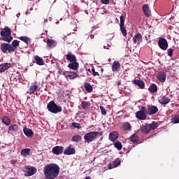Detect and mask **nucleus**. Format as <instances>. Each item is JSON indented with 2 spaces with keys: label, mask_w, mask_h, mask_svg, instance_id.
I'll list each match as a JSON object with an SVG mask.
<instances>
[{
  "label": "nucleus",
  "mask_w": 179,
  "mask_h": 179,
  "mask_svg": "<svg viewBox=\"0 0 179 179\" xmlns=\"http://www.w3.org/2000/svg\"><path fill=\"white\" fill-rule=\"evenodd\" d=\"M148 127L150 128V131H152V129H156V128H157L158 125L156 122H153L152 124H148Z\"/></svg>",
  "instance_id": "42"
},
{
  "label": "nucleus",
  "mask_w": 179,
  "mask_h": 179,
  "mask_svg": "<svg viewBox=\"0 0 179 179\" xmlns=\"http://www.w3.org/2000/svg\"><path fill=\"white\" fill-rule=\"evenodd\" d=\"M36 173H37V169L34 167H27V176H28V177H30L31 176H34V174H36Z\"/></svg>",
  "instance_id": "14"
},
{
  "label": "nucleus",
  "mask_w": 179,
  "mask_h": 179,
  "mask_svg": "<svg viewBox=\"0 0 179 179\" xmlns=\"http://www.w3.org/2000/svg\"><path fill=\"white\" fill-rule=\"evenodd\" d=\"M19 16H20V13L17 14V17H19Z\"/></svg>",
  "instance_id": "50"
},
{
  "label": "nucleus",
  "mask_w": 179,
  "mask_h": 179,
  "mask_svg": "<svg viewBox=\"0 0 179 179\" xmlns=\"http://www.w3.org/2000/svg\"><path fill=\"white\" fill-rule=\"evenodd\" d=\"M1 121L5 125H10V119L8 116L2 117Z\"/></svg>",
  "instance_id": "30"
},
{
  "label": "nucleus",
  "mask_w": 179,
  "mask_h": 179,
  "mask_svg": "<svg viewBox=\"0 0 179 179\" xmlns=\"http://www.w3.org/2000/svg\"><path fill=\"white\" fill-rule=\"evenodd\" d=\"M93 76H99V72L94 71V69H92Z\"/></svg>",
  "instance_id": "48"
},
{
  "label": "nucleus",
  "mask_w": 179,
  "mask_h": 179,
  "mask_svg": "<svg viewBox=\"0 0 179 179\" xmlns=\"http://www.w3.org/2000/svg\"><path fill=\"white\" fill-rule=\"evenodd\" d=\"M124 23H125V17L123 15H122L120 16V30L122 36L125 37V36H127V29L124 27Z\"/></svg>",
  "instance_id": "7"
},
{
  "label": "nucleus",
  "mask_w": 179,
  "mask_h": 179,
  "mask_svg": "<svg viewBox=\"0 0 179 179\" xmlns=\"http://www.w3.org/2000/svg\"><path fill=\"white\" fill-rule=\"evenodd\" d=\"M157 111H159V109L156 106H148L147 109V114H148V115H153V114H156Z\"/></svg>",
  "instance_id": "11"
},
{
  "label": "nucleus",
  "mask_w": 179,
  "mask_h": 179,
  "mask_svg": "<svg viewBox=\"0 0 179 179\" xmlns=\"http://www.w3.org/2000/svg\"><path fill=\"white\" fill-rule=\"evenodd\" d=\"M101 2L103 5H108V3H110V0H101Z\"/></svg>",
  "instance_id": "46"
},
{
  "label": "nucleus",
  "mask_w": 179,
  "mask_h": 179,
  "mask_svg": "<svg viewBox=\"0 0 179 179\" xmlns=\"http://www.w3.org/2000/svg\"><path fill=\"white\" fill-rule=\"evenodd\" d=\"M79 141H80V137L79 135H76L72 137L73 142H79Z\"/></svg>",
  "instance_id": "43"
},
{
  "label": "nucleus",
  "mask_w": 179,
  "mask_h": 179,
  "mask_svg": "<svg viewBox=\"0 0 179 179\" xmlns=\"http://www.w3.org/2000/svg\"><path fill=\"white\" fill-rule=\"evenodd\" d=\"M19 129V126L16 124H10L8 127V134H10L11 135H13L15 132H17Z\"/></svg>",
  "instance_id": "12"
},
{
  "label": "nucleus",
  "mask_w": 179,
  "mask_h": 179,
  "mask_svg": "<svg viewBox=\"0 0 179 179\" xmlns=\"http://www.w3.org/2000/svg\"><path fill=\"white\" fill-rule=\"evenodd\" d=\"M146 114H148V113H146V108L142 106L141 109L136 113V118H138V120H146L148 117Z\"/></svg>",
  "instance_id": "6"
},
{
  "label": "nucleus",
  "mask_w": 179,
  "mask_h": 179,
  "mask_svg": "<svg viewBox=\"0 0 179 179\" xmlns=\"http://www.w3.org/2000/svg\"><path fill=\"white\" fill-rule=\"evenodd\" d=\"M100 133L98 131H90L89 133H87L84 136V139L88 143L89 142H93L96 138H97V135H99Z\"/></svg>",
  "instance_id": "4"
},
{
  "label": "nucleus",
  "mask_w": 179,
  "mask_h": 179,
  "mask_svg": "<svg viewBox=\"0 0 179 179\" xmlns=\"http://www.w3.org/2000/svg\"><path fill=\"white\" fill-rule=\"evenodd\" d=\"M114 146L117 150H121V149H122V144L120 141L115 142Z\"/></svg>",
  "instance_id": "40"
},
{
  "label": "nucleus",
  "mask_w": 179,
  "mask_h": 179,
  "mask_svg": "<svg viewBox=\"0 0 179 179\" xmlns=\"http://www.w3.org/2000/svg\"><path fill=\"white\" fill-rule=\"evenodd\" d=\"M134 83H135V85L138 86V87H140V89H143V87H145V83H143V81H142L141 80H134Z\"/></svg>",
  "instance_id": "32"
},
{
  "label": "nucleus",
  "mask_w": 179,
  "mask_h": 179,
  "mask_svg": "<svg viewBox=\"0 0 179 179\" xmlns=\"http://www.w3.org/2000/svg\"><path fill=\"white\" fill-rule=\"evenodd\" d=\"M72 125H73V128H77L78 129H80V128H82V126H80V124H79V123L73 122Z\"/></svg>",
  "instance_id": "44"
},
{
  "label": "nucleus",
  "mask_w": 179,
  "mask_h": 179,
  "mask_svg": "<svg viewBox=\"0 0 179 179\" xmlns=\"http://www.w3.org/2000/svg\"><path fill=\"white\" fill-rule=\"evenodd\" d=\"M0 24H1V21H0Z\"/></svg>",
  "instance_id": "53"
},
{
  "label": "nucleus",
  "mask_w": 179,
  "mask_h": 179,
  "mask_svg": "<svg viewBox=\"0 0 179 179\" xmlns=\"http://www.w3.org/2000/svg\"><path fill=\"white\" fill-rule=\"evenodd\" d=\"M120 69H121V64H120V62L115 61L112 65L113 72H118Z\"/></svg>",
  "instance_id": "16"
},
{
  "label": "nucleus",
  "mask_w": 179,
  "mask_h": 179,
  "mask_svg": "<svg viewBox=\"0 0 179 179\" xmlns=\"http://www.w3.org/2000/svg\"><path fill=\"white\" fill-rule=\"evenodd\" d=\"M36 90H40V88H38V85L36 83H32L28 90L27 93L29 94H33Z\"/></svg>",
  "instance_id": "9"
},
{
  "label": "nucleus",
  "mask_w": 179,
  "mask_h": 179,
  "mask_svg": "<svg viewBox=\"0 0 179 179\" xmlns=\"http://www.w3.org/2000/svg\"><path fill=\"white\" fill-rule=\"evenodd\" d=\"M160 104H169L170 103V99L169 97L162 96L159 99Z\"/></svg>",
  "instance_id": "28"
},
{
  "label": "nucleus",
  "mask_w": 179,
  "mask_h": 179,
  "mask_svg": "<svg viewBox=\"0 0 179 179\" xmlns=\"http://www.w3.org/2000/svg\"><path fill=\"white\" fill-rule=\"evenodd\" d=\"M85 89L88 93H92L93 92V87L90 85L89 83H85Z\"/></svg>",
  "instance_id": "33"
},
{
  "label": "nucleus",
  "mask_w": 179,
  "mask_h": 179,
  "mask_svg": "<svg viewBox=\"0 0 179 179\" xmlns=\"http://www.w3.org/2000/svg\"><path fill=\"white\" fill-rule=\"evenodd\" d=\"M143 134H148V132H150V128L149 127V124H145L142 126L140 129Z\"/></svg>",
  "instance_id": "29"
},
{
  "label": "nucleus",
  "mask_w": 179,
  "mask_h": 179,
  "mask_svg": "<svg viewBox=\"0 0 179 179\" xmlns=\"http://www.w3.org/2000/svg\"><path fill=\"white\" fill-rule=\"evenodd\" d=\"M131 124H129V122H126L124 123H123V129L124 131H129V129H131Z\"/></svg>",
  "instance_id": "36"
},
{
  "label": "nucleus",
  "mask_w": 179,
  "mask_h": 179,
  "mask_svg": "<svg viewBox=\"0 0 179 179\" xmlns=\"http://www.w3.org/2000/svg\"><path fill=\"white\" fill-rule=\"evenodd\" d=\"M100 110L103 115H106V114H107V111L106 110V108H104V107L100 106Z\"/></svg>",
  "instance_id": "45"
},
{
  "label": "nucleus",
  "mask_w": 179,
  "mask_h": 179,
  "mask_svg": "<svg viewBox=\"0 0 179 179\" xmlns=\"http://www.w3.org/2000/svg\"><path fill=\"white\" fill-rule=\"evenodd\" d=\"M64 76L67 79H75L78 76V74L75 72L65 71L63 73Z\"/></svg>",
  "instance_id": "10"
},
{
  "label": "nucleus",
  "mask_w": 179,
  "mask_h": 179,
  "mask_svg": "<svg viewBox=\"0 0 179 179\" xmlns=\"http://www.w3.org/2000/svg\"><path fill=\"white\" fill-rule=\"evenodd\" d=\"M148 90L149 92H151V93H155V92H157V86L155 84H152L150 86Z\"/></svg>",
  "instance_id": "34"
},
{
  "label": "nucleus",
  "mask_w": 179,
  "mask_h": 179,
  "mask_svg": "<svg viewBox=\"0 0 179 179\" xmlns=\"http://www.w3.org/2000/svg\"><path fill=\"white\" fill-rule=\"evenodd\" d=\"M121 84V82L118 81L117 85H120Z\"/></svg>",
  "instance_id": "52"
},
{
  "label": "nucleus",
  "mask_w": 179,
  "mask_h": 179,
  "mask_svg": "<svg viewBox=\"0 0 179 179\" xmlns=\"http://www.w3.org/2000/svg\"><path fill=\"white\" fill-rule=\"evenodd\" d=\"M118 136H120L118 131H112L109 134V140H110L111 142H115V141L118 139Z\"/></svg>",
  "instance_id": "13"
},
{
  "label": "nucleus",
  "mask_w": 179,
  "mask_h": 179,
  "mask_svg": "<svg viewBox=\"0 0 179 179\" xmlns=\"http://www.w3.org/2000/svg\"><path fill=\"white\" fill-rule=\"evenodd\" d=\"M0 48L3 54H6V52H15V49L12 48V45L6 43H3L0 45Z\"/></svg>",
  "instance_id": "5"
},
{
  "label": "nucleus",
  "mask_w": 179,
  "mask_h": 179,
  "mask_svg": "<svg viewBox=\"0 0 179 179\" xmlns=\"http://www.w3.org/2000/svg\"><path fill=\"white\" fill-rule=\"evenodd\" d=\"M168 55L171 57L173 55V49H168Z\"/></svg>",
  "instance_id": "47"
},
{
  "label": "nucleus",
  "mask_w": 179,
  "mask_h": 179,
  "mask_svg": "<svg viewBox=\"0 0 179 179\" xmlns=\"http://www.w3.org/2000/svg\"><path fill=\"white\" fill-rule=\"evenodd\" d=\"M81 107L84 109V110H87V108H89L90 107V103H89L87 101H84L81 102Z\"/></svg>",
  "instance_id": "35"
},
{
  "label": "nucleus",
  "mask_w": 179,
  "mask_h": 179,
  "mask_svg": "<svg viewBox=\"0 0 179 179\" xmlns=\"http://www.w3.org/2000/svg\"><path fill=\"white\" fill-rule=\"evenodd\" d=\"M12 48H13L14 52L16 51V48L19 47V41L15 40L12 42Z\"/></svg>",
  "instance_id": "41"
},
{
  "label": "nucleus",
  "mask_w": 179,
  "mask_h": 179,
  "mask_svg": "<svg viewBox=\"0 0 179 179\" xmlns=\"http://www.w3.org/2000/svg\"><path fill=\"white\" fill-rule=\"evenodd\" d=\"M66 59L68 61H70V62H76V57L75 56V55L71 53V52H69L67 55H66Z\"/></svg>",
  "instance_id": "24"
},
{
  "label": "nucleus",
  "mask_w": 179,
  "mask_h": 179,
  "mask_svg": "<svg viewBox=\"0 0 179 179\" xmlns=\"http://www.w3.org/2000/svg\"><path fill=\"white\" fill-rule=\"evenodd\" d=\"M11 34L12 31H10V29L8 27H4L1 31V36H2L1 40L6 41L7 43H10V41L13 40V37H12Z\"/></svg>",
  "instance_id": "2"
},
{
  "label": "nucleus",
  "mask_w": 179,
  "mask_h": 179,
  "mask_svg": "<svg viewBox=\"0 0 179 179\" xmlns=\"http://www.w3.org/2000/svg\"><path fill=\"white\" fill-rule=\"evenodd\" d=\"M76 150L75 148L68 146L64 151V155H75Z\"/></svg>",
  "instance_id": "19"
},
{
  "label": "nucleus",
  "mask_w": 179,
  "mask_h": 179,
  "mask_svg": "<svg viewBox=\"0 0 179 179\" xmlns=\"http://www.w3.org/2000/svg\"><path fill=\"white\" fill-rule=\"evenodd\" d=\"M85 179H92V178L88 176V177L85 178Z\"/></svg>",
  "instance_id": "51"
},
{
  "label": "nucleus",
  "mask_w": 179,
  "mask_h": 179,
  "mask_svg": "<svg viewBox=\"0 0 179 179\" xmlns=\"http://www.w3.org/2000/svg\"><path fill=\"white\" fill-rule=\"evenodd\" d=\"M64 152V147L62 146H55L52 148V153L55 155H61Z\"/></svg>",
  "instance_id": "20"
},
{
  "label": "nucleus",
  "mask_w": 179,
  "mask_h": 179,
  "mask_svg": "<svg viewBox=\"0 0 179 179\" xmlns=\"http://www.w3.org/2000/svg\"><path fill=\"white\" fill-rule=\"evenodd\" d=\"M34 59L37 64V65H44V60L43 58L38 57V56H35Z\"/></svg>",
  "instance_id": "31"
},
{
  "label": "nucleus",
  "mask_w": 179,
  "mask_h": 179,
  "mask_svg": "<svg viewBox=\"0 0 179 179\" xmlns=\"http://www.w3.org/2000/svg\"><path fill=\"white\" fill-rule=\"evenodd\" d=\"M157 78L158 80H159V82H161L162 83H164V82H166V73H159Z\"/></svg>",
  "instance_id": "23"
},
{
  "label": "nucleus",
  "mask_w": 179,
  "mask_h": 179,
  "mask_svg": "<svg viewBox=\"0 0 179 179\" xmlns=\"http://www.w3.org/2000/svg\"><path fill=\"white\" fill-rule=\"evenodd\" d=\"M133 41L135 44H141L142 43V35L141 34H136L133 37Z\"/></svg>",
  "instance_id": "18"
},
{
  "label": "nucleus",
  "mask_w": 179,
  "mask_h": 179,
  "mask_svg": "<svg viewBox=\"0 0 179 179\" xmlns=\"http://www.w3.org/2000/svg\"><path fill=\"white\" fill-rule=\"evenodd\" d=\"M45 179H56L59 174V166L57 164H48L44 166Z\"/></svg>",
  "instance_id": "1"
},
{
  "label": "nucleus",
  "mask_w": 179,
  "mask_h": 179,
  "mask_svg": "<svg viewBox=\"0 0 179 179\" xmlns=\"http://www.w3.org/2000/svg\"><path fill=\"white\" fill-rule=\"evenodd\" d=\"M12 65L10 63H3L0 64V73L5 72V71L9 69Z\"/></svg>",
  "instance_id": "17"
},
{
  "label": "nucleus",
  "mask_w": 179,
  "mask_h": 179,
  "mask_svg": "<svg viewBox=\"0 0 179 179\" xmlns=\"http://www.w3.org/2000/svg\"><path fill=\"white\" fill-rule=\"evenodd\" d=\"M171 122L173 124H178L179 123V115H175L171 118Z\"/></svg>",
  "instance_id": "39"
},
{
  "label": "nucleus",
  "mask_w": 179,
  "mask_h": 179,
  "mask_svg": "<svg viewBox=\"0 0 179 179\" xmlns=\"http://www.w3.org/2000/svg\"><path fill=\"white\" fill-rule=\"evenodd\" d=\"M121 164V160L120 159H117L113 162V164H108V169L111 170V169H115V167H118Z\"/></svg>",
  "instance_id": "21"
},
{
  "label": "nucleus",
  "mask_w": 179,
  "mask_h": 179,
  "mask_svg": "<svg viewBox=\"0 0 179 179\" xmlns=\"http://www.w3.org/2000/svg\"><path fill=\"white\" fill-rule=\"evenodd\" d=\"M103 48H104L105 50H108V48H107V46H106V45L103 46Z\"/></svg>",
  "instance_id": "49"
},
{
  "label": "nucleus",
  "mask_w": 179,
  "mask_h": 179,
  "mask_svg": "<svg viewBox=\"0 0 179 179\" xmlns=\"http://www.w3.org/2000/svg\"><path fill=\"white\" fill-rule=\"evenodd\" d=\"M143 12L145 16H146L147 17H149V16H150L151 13H150V8L149 7V5L144 4L143 6Z\"/></svg>",
  "instance_id": "15"
},
{
  "label": "nucleus",
  "mask_w": 179,
  "mask_h": 179,
  "mask_svg": "<svg viewBox=\"0 0 179 179\" xmlns=\"http://www.w3.org/2000/svg\"><path fill=\"white\" fill-rule=\"evenodd\" d=\"M47 45H48V47H50V48H54V47L57 46V41L52 39H48Z\"/></svg>",
  "instance_id": "27"
},
{
  "label": "nucleus",
  "mask_w": 179,
  "mask_h": 179,
  "mask_svg": "<svg viewBox=\"0 0 179 179\" xmlns=\"http://www.w3.org/2000/svg\"><path fill=\"white\" fill-rule=\"evenodd\" d=\"M130 141L133 142V143H137L138 141H139V138H138V135L136 134H133L130 137Z\"/></svg>",
  "instance_id": "37"
},
{
  "label": "nucleus",
  "mask_w": 179,
  "mask_h": 179,
  "mask_svg": "<svg viewBox=\"0 0 179 179\" xmlns=\"http://www.w3.org/2000/svg\"><path fill=\"white\" fill-rule=\"evenodd\" d=\"M30 152L31 150L30 148H24L21 150V156L23 157H27V156L30 155Z\"/></svg>",
  "instance_id": "26"
},
{
  "label": "nucleus",
  "mask_w": 179,
  "mask_h": 179,
  "mask_svg": "<svg viewBox=\"0 0 179 179\" xmlns=\"http://www.w3.org/2000/svg\"><path fill=\"white\" fill-rule=\"evenodd\" d=\"M20 40L24 41V43H26V44H30V38L27 36H20Z\"/></svg>",
  "instance_id": "38"
},
{
  "label": "nucleus",
  "mask_w": 179,
  "mask_h": 179,
  "mask_svg": "<svg viewBox=\"0 0 179 179\" xmlns=\"http://www.w3.org/2000/svg\"><path fill=\"white\" fill-rule=\"evenodd\" d=\"M23 131H24V135H26V136H27L28 138H31V136H33V135H34V133L30 129L24 128Z\"/></svg>",
  "instance_id": "25"
},
{
  "label": "nucleus",
  "mask_w": 179,
  "mask_h": 179,
  "mask_svg": "<svg viewBox=\"0 0 179 179\" xmlns=\"http://www.w3.org/2000/svg\"><path fill=\"white\" fill-rule=\"evenodd\" d=\"M68 67L70 69H73V71H77V69L79 68V63L77 62H73L69 64Z\"/></svg>",
  "instance_id": "22"
},
{
  "label": "nucleus",
  "mask_w": 179,
  "mask_h": 179,
  "mask_svg": "<svg viewBox=\"0 0 179 179\" xmlns=\"http://www.w3.org/2000/svg\"><path fill=\"white\" fill-rule=\"evenodd\" d=\"M158 45L161 50H167L169 43L166 38H160L158 41Z\"/></svg>",
  "instance_id": "8"
},
{
  "label": "nucleus",
  "mask_w": 179,
  "mask_h": 179,
  "mask_svg": "<svg viewBox=\"0 0 179 179\" xmlns=\"http://www.w3.org/2000/svg\"><path fill=\"white\" fill-rule=\"evenodd\" d=\"M48 108L49 111L53 114H57V113H61L62 111V108L57 105L54 101H50L48 104Z\"/></svg>",
  "instance_id": "3"
}]
</instances>
